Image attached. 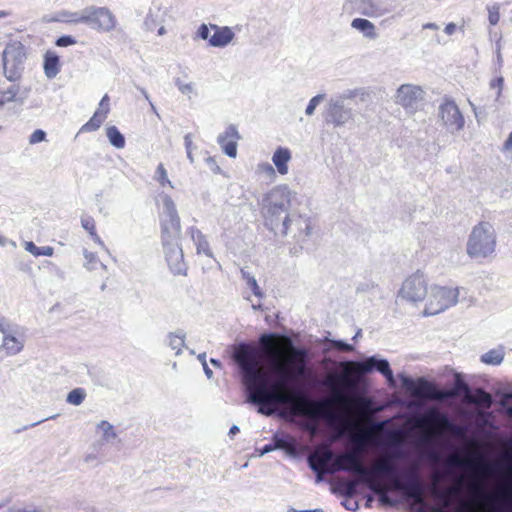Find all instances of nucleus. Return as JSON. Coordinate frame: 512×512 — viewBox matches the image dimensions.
<instances>
[{
    "label": "nucleus",
    "instance_id": "obj_44",
    "mask_svg": "<svg viewBox=\"0 0 512 512\" xmlns=\"http://www.w3.org/2000/svg\"><path fill=\"white\" fill-rule=\"evenodd\" d=\"M332 346L338 350L344 352H351L354 350V347L343 340H330Z\"/></svg>",
    "mask_w": 512,
    "mask_h": 512
},
{
    "label": "nucleus",
    "instance_id": "obj_63",
    "mask_svg": "<svg viewBox=\"0 0 512 512\" xmlns=\"http://www.w3.org/2000/svg\"><path fill=\"white\" fill-rule=\"evenodd\" d=\"M496 64L498 66V69H501L503 66V56L502 53L496 54Z\"/></svg>",
    "mask_w": 512,
    "mask_h": 512
},
{
    "label": "nucleus",
    "instance_id": "obj_39",
    "mask_svg": "<svg viewBox=\"0 0 512 512\" xmlns=\"http://www.w3.org/2000/svg\"><path fill=\"white\" fill-rule=\"evenodd\" d=\"M84 258H85V268L89 271L95 270L97 268V265L99 263L98 258L96 254L93 252H89L87 250H84Z\"/></svg>",
    "mask_w": 512,
    "mask_h": 512
},
{
    "label": "nucleus",
    "instance_id": "obj_12",
    "mask_svg": "<svg viewBox=\"0 0 512 512\" xmlns=\"http://www.w3.org/2000/svg\"><path fill=\"white\" fill-rule=\"evenodd\" d=\"M347 96H339L331 98L326 105V122L334 125L335 127L345 126L353 118L351 108L344 105V99Z\"/></svg>",
    "mask_w": 512,
    "mask_h": 512
},
{
    "label": "nucleus",
    "instance_id": "obj_48",
    "mask_svg": "<svg viewBox=\"0 0 512 512\" xmlns=\"http://www.w3.org/2000/svg\"><path fill=\"white\" fill-rule=\"evenodd\" d=\"M206 163H207L208 167L210 168V170L213 173H215V174H219L220 173L221 168L217 164V162H216L214 157H207L206 158Z\"/></svg>",
    "mask_w": 512,
    "mask_h": 512
},
{
    "label": "nucleus",
    "instance_id": "obj_41",
    "mask_svg": "<svg viewBox=\"0 0 512 512\" xmlns=\"http://www.w3.org/2000/svg\"><path fill=\"white\" fill-rule=\"evenodd\" d=\"M46 132L42 129L35 130L29 137V144L35 145L46 140Z\"/></svg>",
    "mask_w": 512,
    "mask_h": 512
},
{
    "label": "nucleus",
    "instance_id": "obj_50",
    "mask_svg": "<svg viewBox=\"0 0 512 512\" xmlns=\"http://www.w3.org/2000/svg\"><path fill=\"white\" fill-rule=\"evenodd\" d=\"M455 384H456L457 388L460 389V390H463V391H466V392L470 391V388L467 385V383H465V381L462 380V378L459 375H456Z\"/></svg>",
    "mask_w": 512,
    "mask_h": 512
},
{
    "label": "nucleus",
    "instance_id": "obj_10",
    "mask_svg": "<svg viewBox=\"0 0 512 512\" xmlns=\"http://www.w3.org/2000/svg\"><path fill=\"white\" fill-rule=\"evenodd\" d=\"M429 289L426 275L421 271H417L403 281L397 297L405 302L416 305L425 300Z\"/></svg>",
    "mask_w": 512,
    "mask_h": 512
},
{
    "label": "nucleus",
    "instance_id": "obj_46",
    "mask_svg": "<svg viewBox=\"0 0 512 512\" xmlns=\"http://www.w3.org/2000/svg\"><path fill=\"white\" fill-rule=\"evenodd\" d=\"M390 444L396 448V458H402L404 448L401 440L396 435H392Z\"/></svg>",
    "mask_w": 512,
    "mask_h": 512
},
{
    "label": "nucleus",
    "instance_id": "obj_31",
    "mask_svg": "<svg viewBox=\"0 0 512 512\" xmlns=\"http://www.w3.org/2000/svg\"><path fill=\"white\" fill-rule=\"evenodd\" d=\"M24 248L26 251L31 253L35 257L39 256H52L54 253V248L51 246H42L38 247L32 241H26L24 244Z\"/></svg>",
    "mask_w": 512,
    "mask_h": 512
},
{
    "label": "nucleus",
    "instance_id": "obj_2",
    "mask_svg": "<svg viewBox=\"0 0 512 512\" xmlns=\"http://www.w3.org/2000/svg\"><path fill=\"white\" fill-rule=\"evenodd\" d=\"M338 471L358 475L372 492L384 499L391 489L398 491L402 498L410 502L415 512H424L427 506L425 488L417 467L408 469L400 476L396 465L391 461L377 462L370 471L354 453H343L335 461Z\"/></svg>",
    "mask_w": 512,
    "mask_h": 512
},
{
    "label": "nucleus",
    "instance_id": "obj_22",
    "mask_svg": "<svg viewBox=\"0 0 512 512\" xmlns=\"http://www.w3.org/2000/svg\"><path fill=\"white\" fill-rule=\"evenodd\" d=\"M351 27L362 33L364 37L370 40H375L378 38L375 25L365 18L353 19L351 22Z\"/></svg>",
    "mask_w": 512,
    "mask_h": 512
},
{
    "label": "nucleus",
    "instance_id": "obj_24",
    "mask_svg": "<svg viewBox=\"0 0 512 512\" xmlns=\"http://www.w3.org/2000/svg\"><path fill=\"white\" fill-rule=\"evenodd\" d=\"M97 433H101V440L104 443H113L118 437L115 427L106 420H102L96 425Z\"/></svg>",
    "mask_w": 512,
    "mask_h": 512
},
{
    "label": "nucleus",
    "instance_id": "obj_11",
    "mask_svg": "<svg viewBox=\"0 0 512 512\" xmlns=\"http://www.w3.org/2000/svg\"><path fill=\"white\" fill-rule=\"evenodd\" d=\"M437 115L441 126L450 134L458 133L464 128L465 118L455 101L449 97L442 99Z\"/></svg>",
    "mask_w": 512,
    "mask_h": 512
},
{
    "label": "nucleus",
    "instance_id": "obj_29",
    "mask_svg": "<svg viewBox=\"0 0 512 512\" xmlns=\"http://www.w3.org/2000/svg\"><path fill=\"white\" fill-rule=\"evenodd\" d=\"M240 273L242 279L246 282V285L251 289L253 294L258 298H262L264 293L259 287L255 276L246 267L241 268Z\"/></svg>",
    "mask_w": 512,
    "mask_h": 512
},
{
    "label": "nucleus",
    "instance_id": "obj_43",
    "mask_svg": "<svg viewBox=\"0 0 512 512\" xmlns=\"http://www.w3.org/2000/svg\"><path fill=\"white\" fill-rule=\"evenodd\" d=\"M210 24L207 25V24H201L198 29H197V32H196V37L197 38H200L202 40H208L209 41V38L211 37L210 36Z\"/></svg>",
    "mask_w": 512,
    "mask_h": 512
},
{
    "label": "nucleus",
    "instance_id": "obj_45",
    "mask_svg": "<svg viewBox=\"0 0 512 512\" xmlns=\"http://www.w3.org/2000/svg\"><path fill=\"white\" fill-rule=\"evenodd\" d=\"M75 43H76L75 38L70 35L61 36L55 42V44L58 47H68V46L74 45Z\"/></svg>",
    "mask_w": 512,
    "mask_h": 512
},
{
    "label": "nucleus",
    "instance_id": "obj_32",
    "mask_svg": "<svg viewBox=\"0 0 512 512\" xmlns=\"http://www.w3.org/2000/svg\"><path fill=\"white\" fill-rule=\"evenodd\" d=\"M504 359L502 349H492L481 356V361L490 365H499Z\"/></svg>",
    "mask_w": 512,
    "mask_h": 512
},
{
    "label": "nucleus",
    "instance_id": "obj_61",
    "mask_svg": "<svg viewBox=\"0 0 512 512\" xmlns=\"http://www.w3.org/2000/svg\"><path fill=\"white\" fill-rule=\"evenodd\" d=\"M203 370L208 379L213 377V371L208 367L207 363L203 364Z\"/></svg>",
    "mask_w": 512,
    "mask_h": 512
},
{
    "label": "nucleus",
    "instance_id": "obj_60",
    "mask_svg": "<svg viewBox=\"0 0 512 512\" xmlns=\"http://www.w3.org/2000/svg\"><path fill=\"white\" fill-rule=\"evenodd\" d=\"M502 37L500 36L496 42H495V53L496 54H499V53H502Z\"/></svg>",
    "mask_w": 512,
    "mask_h": 512
},
{
    "label": "nucleus",
    "instance_id": "obj_38",
    "mask_svg": "<svg viewBox=\"0 0 512 512\" xmlns=\"http://www.w3.org/2000/svg\"><path fill=\"white\" fill-rule=\"evenodd\" d=\"M325 97V94H317L316 96L312 97L306 106L305 114L307 116L314 115L316 108L325 100Z\"/></svg>",
    "mask_w": 512,
    "mask_h": 512
},
{
    "label": "nucleus",
    "instance_id": "obj_54",
    "mask_svg": "<svg viewBox=\"0 0 512 512\" xmlns=\"http://www.w3.org/2000/svg\"><path fill=\"white\" fill-rule=\"evenodd\" d=\"M275 449H277V448L275 447L274 443L273 444L264 445L262 447V449L260 450V455H265V454H267V453H269V452H271V451H273Z\"/></svg>",
    "mask_w": 512,
    "mask_h": 512
},
{
    "label": "nucleus",
    "instance_id": "obj_26",
    "mask_svg": "<svg viewBox=\"0 0 512 512\" xmlns=\"http://www.w3.org/2000/svg\"><path fill=\"white\" fill-rule=\"evenodd\" d=\"M272 442L275 444L277 449H293L296 446V440L293 436L284 433L277 432L272 437Z\"/></svg>",
    "mask_w": 512,
    "mask_h": 512
},
{
    "label": "nucleus",
    "instance_id": "obj_35",
    "mask_svg": "<svg viewBox=\"0 0 512 512\" xmlns=\"http://www.w3.org/2000/svg\"><path fill=\"white\" fill-rule=\"evenodd\" d=\"M21 327L11 322L8 318L0 313V333L4 336L7 333L19 332Z\"/></svg>",
    "mask_w": 512,
    "mask_h": 512
},
{
    "label": "nucleus",
    "instance_id": "obj_59",
    "mask_svg": "<svg viewBox=\"0 0 512 512\" xmlns=\"http://www.w3.org/2000/svg\"><path fill=\"white\" fill-rule=\"evenodd\" d=\"M505 150H512V132L509 134L508 138L504 143Z\"/></svg>",
    "mask_w": 512,
    "mask_h": 512
},
{
    "label": "nucleus",
    "instance_id": "obj_19",
    "mask_svg": "<svg viewBox=\"0 0 512 512\" xmlns=\"http://www.w3.org/2000/svg\"><path fill=\"white\" fill-rule=\"evenodd\" d=\"M188 232L196 246L197 254H203L209 258H213V252L206 236L196 227H190Z\"/></svg>",
    "mask_w": 512,
    "mask_h": 512
},
{
    "label": "nucleus",
    "instance_id": "obj_37",
    "mask_svg": "<svg viewBox=\"0 0 512 512\" xmlns=\"http://www.w3.org/2000/svg\"><path fill=\"white\" fill-rule=\"evenodd\" d=\"M154 179L161 185L165 186L168 184L171 188H174L172 182L169 180L167 171L162 163L157 166L155 171Z\"/></svg>",
    "mask_w": 512,
    "mask_h": 512
},
{
    "label": "nucleus",
    "instance_id": "obj_36",
    "mask_svg": "<svg viewBox=\"0 0 512 512\" xmlns=\"http://www.w3.org/2000/svg\"><path fill=\"white\" fill-rule=\"evenodd\" d=\"M500 8L501 5L499 3H493L486 6V10L488 12V21L491 26H495L499 23Z\"/></svg>",
    "mask_w": 512,
    "mask_h": 512
},
{
    "label": "nucleus",
    "instance_id": "obj_20",
    "mask_svg": "<svg viewBox=\"0 0 512 512\" xmlns=\"http://www.w3.org/2000/svg\"><path fill=\"white\" fill-rule=\"evenodd\" d=\"M44 73L48 79H54L60 72L59 56L53 51H47L44 55Z\"/></svg>",
    "mask_w": 512,
    "mask_h": 512
},
{
    "label": "nucleus",
    "instance_id": "obj_5",
    "mask_svg": "<svg viewBox=\"0 0 512 512\" xmlns=\"http://www.w3.org/2000/svg\"><path fill=\"white\" fill-rule=\"evenodd\" d=\"M51 21L73 24L83 23L101 32H109L116 26V18L108 8L95 6L86 7L75 12L59 11Z\"/></svg>",
    "mask_w": 512,
    "mask_h": 512
},
{
    "label": "nucleus",
    "instance_id": "obj_34",
    "mask_svg": "<svg viewBox=\"0 0 512 512\" xmlns=\"http://www.w3.org/2000/svg\"><path fill=\"white\" fill-rule=\"evenodd\" d=\"M453 462L456 465H459V466L465 467V468H476V467L484 466L483 461L480 459L460 457L457 455L453 457Z\"/></svg>",
    "mask_w": 512,
    "mask_h": 512
},
{
    "label": "nucleus",
    "instance_id": "obj_18",
    "mask_svg": "<svg viewBox=\"0 0 512 512\" xmlns=\"http://www.w3.org/2000/svg\"><path fill=\"white\" fill-rule=\"evenodd\" d=\"M210 28L214 31V34L209 38V45L212 47H226L235 37V33L232 28L228 26L210 24Z\"/></svg>",
    "mask_w": 512,
    "mask_h": 512
},
{
    "label": "nucleus",
    "instance_id": "obj_57",
    "mask_svg": "<svg viewBox=\"0 0 512 512\" xmlns=\"http://www.w3.org/2000/svg\"><path fill=\"white\" fill-rule=\"evenodd\" d=\"M56 417H57V415H53V416L48 417V418H46V419L39 420V421L34 422V423L30 424V425L24 426V427L22 428V430H27V429H28V428H30V427H35V426L39 425L40 423H42V422H44V421H46V420L54 419V418H56Z\"/></svg>",
    "mask_w": 512,
    "mask_h": 512
},
{
    "label": "nucleus",
    "instance_id": "obj_49",
    "mask_svg": "<svg viewBox=\"0 0 512 512\" xmlns=\"http://www.w3.org/2000/svg\"><path fill=\"white\" fill-rule=\"evenodd\" d=\"M258 169L268 175H274L275 170L273 166L269 163H261L258 165Z\"/></svg>",
    "mask_w": 512,
    "mask_h": 512
},
{
    "label": "nucleus",
    "instance_id": "obj_58",
    "mask_svg": "<svg viewBox=\"0 0 512 512\" xmlns=\"http://www.w3.org/2000/svg\"><path fill=\"white\" fill-rule=\"evenodd\" d=\"M455 30H456V25L454 23H449L446 25L444 31L447 35H452L455 32Z\"/></svg>",
    "mask_w": 512,
    "mask_h": 512
},
{
    "label": "nucleus",
    "instance_id": "obj_16",
    "mask_svg": "<svg viewBox=\"0 0 512 512\" xmlns=\"http://www.w3.org/2000/svg\"><path fill=\"white\" fill-rule=\"evenodd\" d=\"M239 139L240 135L237 127L230 124L223 133L218 135L217 142L227 156L235 158L237 156V141Z\"/></svg>",
    "mask_w": 512,
    "mask_h": 512
},
{
    "label": "nucleus",
    "instance_id": "obj_30",
    "mask_svg": "<svg viewBox=\"0 0 512 512\" xmlns=\"http://www.w3.org/2000/svg\"><path fill=\"white\" fill-rule=\"evenodd\" d=\"M185 343V334L183 331L179 330L174 333H170L168 336V345L169 347L175 351L176 355L181 353V349Z\"/></svg>",
    "mask_w": 512,
    "mask_h": 512
},
{
    "label": "nucleus",
    "instance_id": "obj_51",
    "mask_svg": "<svg viewBox=\"0 0 512 512\" xmlns=\"http://www.w3.org/2000/svg\"><path fill=\"white\" fill-rule=\"evenodd\" d=\"M441 424L447 429H453L454 423L449 419L447 415H441L439 418Z\"/></svg>",
    "mask_w": 512,
    "mask_h": 512
},
{
    "label": "nucleus",
    "instance_id": "obj_13",
    "mask_svg": "<svg viewBox=\"0 0 512 512\" xmlns=\"http://www.w3.org/2000/svg\"><path fill=\"white\" fill-rule=\"evenodd\" d=\"M423 98V90L416 85L403 84L396 93V103L401 105L407 112L413 113L417 110L419 102Z\"/></svg>",
    "mask_w": 512,
    "mask_h": 512
},
{
    "label": "nucleus",
    "instance_id": "obj_52",
    "mask_svg": "<svg viewBox=\"0 0 512 512\" xmlns=\"http://www.w3.org/2000/svg\"><path fill=\"white\" fill-rule=\"evenodd\" d=\"M180 92L184 95H190L194 93L193 83H186L185 86H180Z\"/></svg>",
    "mask_w": 512,
    "mask_h": 512
},
{
    "label": "nucleus",
    "instance_id": "obj_14",
    "mask_svg": "<svg viewBox=\"0 0 512 512\" xmlns=\"http://www.w3.org/2000/svg\"><path fill=\"white\" fill-rule=\"evenodd\" d=\"M356 11L367 17H380L393 10V0H352Z\"/></svg>",
    "mask_w": 512,
    "mask_h": 512
},
{
    "label": "nucleus",
    "instance_id": "obj_25",
    "mask_svg": "<svg viewBox=\"0 0 512 512\" xmlns=\"http://www.w3.org/2000/svg\"><path fill=\"white\" fill-rule=\"evenodd\" d=\"M470 402L482 408L489 409L492 407L494 400L490 393L482 388L476 389L469 398Z\"/></svg>",
    "mask_w": 512,
    "mask_h": 512
},
{
    "label": "nucleus",
    "instance_id": "obj_53",
    "mask_svg": "<svg viewBox=\"0 0 512 512\" xmlns=\"http://www.w3.org/2000/svg\"><path fill=\"white\" fill-rule=\"evenodd\" d=\"M184 145L186 150L193 151V149L195 148L192 141V135L190 133L184 136Z\"/></svg>",
    "mask_w": 512,
    "mask_h": 512
},
{
    "label": "nucleus",
    "instance_id": "obj_7",
    "mask_svg": "<svg viewBox=\"0 0 512 512\" xmlns=\"http://www.w3.org/2000/svg\"><path fill=\"white\" fill-rule=\"evenodd\" d=\"M27 59L25 46L20 41H10L2 52L4 77L9 82H20Z\"/></svg>",
    "mask_w": 512,
    "mask_h": 512
},
{
    "label": "nucleus",
    "instance_id": "obj_4",
    "mask_svg": "<svg viewBox=\"0 0 512 512\" xmlns=\"http://www.w3.org/2000/svg\"><path fill=\"white\" fill-rule=\"evenodd\" d=\"M156 205L161 209V241L165 260L174 275H186L187 265L180 244L181 223L175 202L168 194L160 192L156 196Z\"/></svg>",
    "mask_w": 512,
    "mask_h": 512
},
{
    "label": "nucleus",
    "instance_id": "obj_56",
    "mask_svg": "<svg viewBox=\"0 0 512 512\" xmlns=\"http://www.w3.org/2000/svg\"><path fill=\"white\" fill-rule=\"evenodd\" d=\"M344 506H345V508H346V509H348V510H352V511H353V510H356V509H357L358 504H357V502H355V501L348 500V501H346V502L344 503Z\"/></svg>",
    "mask_w": 512,
    "mask_h": 512
},
{
    "label": "nucleus",
    "instance_id": "obj_47",
    "mask_svg": "<svg viewBox=\"0 0 512 512\" xmlns=\"http://www.w3.org/2000/svg\"><path fill=\"white\" fill-rule=\"evenodd\" d=\"M308 464H309V467L310 469L316 473V481L317 482H321L323 480V476L324 474L328 473L327 471L324 472L322 471V469L320 468V466L318 464H316L312 459H309L308 460Z\"/></svg>",
    "mask_w": 512,
    "mask_h": 512
},
{
    "label": "nucleus",
    "instance_id": "obj_9",
    "mask_svg": "<svg viewBox=\"0 0 512 512\" xmlns=\"http://www.w3.org/2000/svg\"><path fill=\"white\" fill-rule=\"evenodd\" d=\"M344 365L347 369V373L368 375L373 371H377L385 377L390 388L397 387V381L388 360L378 355L368 356L362 360L346 361Z\"/></svg>",
    "mask_w": 512,
    "mask_h": 512
},
{
    "label": "nucleus",
    "instance_id": "obj_6",
    "mask_svg": "<svg viewBox=\"0 0 512 512\" xmlns=\"http://www.w3.org/2000/svg\"><path fill=\"white\" fill-rule=\"evenodd\" d=\"M496 231L487 221L475 225L467 240L466 253L472 259L487 258L495 252Z\"/></svg>",
    "mask_w": 512,
    "mask_h": 512
},
{
    "label": "nucleus",
    "instance_id": "obj_55",
    "mask_svg": "<svg viewBox=\"0 0 512 512\" xmlns=\"http://www.w3.org/2000/svg\"><path fill=\"white\" fill-rule=\"evenodd\" d=\"M106 108H108V109H109V97H108V95H107V94H105V95L102 97V99H101V101H100V103H99V107H98V109H106Z\"/></svg>",
    "mask_w": 512,
    "mask_h": 512
},
{
    "label": "nucleus",
    "instance_id": "obj_3",
    "mask_svg": "<svg viewBox=\"0 0 512 512\" xmlns=\"http://www.w3.org/2000/svg\"><path fill=\"white\" fill-rule=\"evenodd\" d=\"M292 196L293 192L287 185L275 186L262 200V214L270 230H279L282 235H287L294 225L299 231V238L304 240L311 235L310 221L297 213H290Z\"/></svg>",
    "mask_w": 512,
    "mask_h": 512
},
{
    "label": "nucleus",
    "instance_id": "obj_40",
    "mask_svg": "<svg viewBox=\"0 0 512 512\" xmlns=\"http://www.w3.org/2000/svg\"><path fill=\"white\" fill-rule=\"evenodd\" d=\"M398 378L401 381V385L404 389L411 392L416 390L415 381L410 376L406 375L405 373H400L398 374Z\"/></svg>",
    "mask_w": 512,
    "mask_h": 512
},
{
    "label": "nucleus",
    "instance_id": "obj_21",
    "mask_svg": "<svg viewBox=\"0 0 512 512\" xmlns=\"http://www.w3.org/2000/svg\"><path fill=\"white\" fill-rule=\"evenodd\" d=\"M291 159V152L287 148L278 147L273 156L272 161L275 165L277 171L281 175H286L288 173V162Z\"/></svg>",
    "mask_w": 512,
    "mask_h": 512
},
{
    "label": "nucleus",
    "instance_id": "obj_64",
    "mask_svg": "<svg viewBox=\"0 0 512 512\" xmlns=\"http://www.w3.org/2000/svg\"><path fill=\"white\" fill-rule=\"evenodd\" d=\"M288 512H323V510H322V509H313V510H302V511H298V510H296V509H294V508H290V509L288 510Z\"/></svg>",
    "mask_w": 512,
    "mask_h": 512
},
{
    "label": "nucleus",
    "instance_id": "obj_8",
    "mask_svg": "<svg viewBox=\"0 0 512 512\" xmlns=\"http://www.w3.org/2000/svg\"><path fill=\"white\" fill-rule=\"evenodd\" d=\"M459 289L432 285L425 298L424 316H433L444 312L458 302Z\"/></svg>",
    "mask_w": 512,
    "mask_h": 512
},
{
    "label": "nucleus",
    "instance_id": "obj_62",
    "mask_svg": "<svg viewBox=\"0 0 512 512\" xmlns=\"http://www.w3.org/2000/svg\"><path fill=\"white\" fill-rule=\"evenodd\" d=\"M239 431H240V429L237 425H232L228 432V435L230 437H234Z\"/></svg>",
    "mask_w": 512,
    "mask_h": 512
},
{
    "label": "nucleus",
    "instance_id": "obj_23",
    "mask_svg": "<svg viewBox=\"0 0 512 512\" xmlns=\"http://www.w3.org/2000/svg\"><path fill=\"white\" fill-rule=\"evenodd\" d=\"M109 109H97L93 116L80 129V132H93L98 130L106 120Z\"/></svg>",
    "mask_w": 512,
    "mask_h": 512
},
{
    "label": "nucleus",
    "instance_id": "obj_27",
    "mask_svg": "<svg viewBox=\"0 0 512 512\" xmlns=\"http://www.w3.org/2000/svg\"><path fill=\"white\" fill-rule=\"evenodd\" d=\"M81 226L84 230H86L89 233V235L95 243H97L102 248L107 250L104 242L101 240V238L96 232L95 220L91 216H83L81 218Z\"/></svg>",
    "mask_w": 512,
    "mask_h": 512
},
{
    "label": "nucleus",
    "instance_id": "obj_15",
    "mask_svg": "<svg viewBox=\"0 0 512 512\" xmlns=\"http://www.w3.org/2000/svg\"><path fill=\"white\" fill-rule=\"evenodd\" d=\"M11 83L6 88H0V109L11 103L22 105L30 95V87L23 86L20 82Z\"/></svg>",
    "mask_w": 512,
    "mask_h": 512
},
{
    "label": "nucleus",
    "instance_id": "obj_1",
    "mask_svg": "<svg viewBox=\"0 0 512 512\" xmlns=\"http://www.w3.org/2000/svg\"><path fill=\"white\" fill-rule=\"evenodd\" d=\"M290 353L296 359L293 364H288L277 353L278 358L270 365L276 378L268 382L261 366L258 348L246 342L232 346L231 357L245 386L247 401L257 406V412L262 415H282L283 406H288L294 416L315 415V411L303 397L288 389L292 376L306 373L311 360L310 352L305 347L292 346Z\"/></svg>",
    "mask_w": 512,
    "mask_h": 512
},
{
    "label": "nucleus",
    "instance_id": "obj_42",
    "mask_svg": "<svg viewBox=\"0 0 512 512\" xmlns=\"http://www.w3.org/2000/svg\"><path fill=\"white\" fill-rule=\"evenodd\" d=\"M503 86H504V78L502 76H498L495 79L490 81V88H492V89L497 88V93H496L497 101L499 100V98L502 95Z\"/></svg>",
    "mask_w": 512,
    "mask_h": 512
},
{
    "label": "nucleus",
    "instance_id": "obj_17",
    "mask_svg": "<svg viewBox=\"0 0 512 512\" xmlns=\"http://www.w3.org/2000/svg\"><path fill=\"white\" fill-rule=\"evenodd\" d=\"M19 332L7 333L2 338V344L0 347V361L5 356H14L20 353L24 348V343L18 339Z\"/></svg>",
    "mask_w": 512,
    "mask_h": 512
},
{
    "label": "nucleus",
    "instance_id": "obj_28",
    "mask_svg": "<svg viewBox=\"0 0 512 512\" xmlns=\"http://www.w3.org/2000/svg\"><path fill=\"white\" fill-rule=\"evenodd\" d=\"M106 136L109 143L116 149H123L125 147V137L116 126L107 127Z\"/></svg>",
    "mask_w": 512,
    "mask_h": 512
},
{
    "label": "nucleus",
    "instance_id": "obj_33",
    "mask_svg": "<svg viewBox=\"0 0 512 512\" xmlns=\"http://www.w3.org/2000/svg\"><path fill=\"white\" fill-rule=\"evenodd\" d=\"M85 397L86 391L83 388H75L68 393L66 401L71 405L79 406L83 403Z\"/></svg>",
    "mask_w": 512,
    "mask_h": 512
}]
</instances>
